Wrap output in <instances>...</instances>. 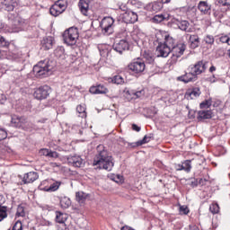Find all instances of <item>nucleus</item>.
<instances>
[{
    "label": "nucleus",
    "mask_w": 230,
    "mask_h": 230,
    "mask_svg": "<svg viewBox=\"0 0 230 230\" xmlns=\"http://www.w3.org/2000/svg\"><path fill=\"white\" fill-rule=\"evenodd\" d=\"M184 51H186V45L180 43L178 45H174L171 49V53H172V60H177V58H180V57H182L184 55Z\"/></svg>",
    "instance_id": "6e6552de"
},
{
    "label": "nucleus",
    "mask_w": 230,
    "mask_h": 230,
    "mask_svg": "<svg viewBox=\"0 0 230 230\" xmlns=\"http://www.w3.org/2000/svg\"><path fill=\"white\" fill-rule=\"evenodd\" d=\"M176 170H177L178 172H181V171L184 170L183 164H178V165L176 166Z\"/></svg>",
    "instance_id": "680f3d73"
},
{
    "label": "nucleus",
    "mask_w": 230,
    "mask_h": 230,
    "mask_svg": "<svg viewBox=\"0 0 230 230\" xmlns=\"http://www.w3.org/2000/svg\"><path fill=\"white\" fill-rule=\"evenodd\" d=\"M4 202V196L3 194H0V207L3 206Z\"/></svg>",
    "instance_id": "e2e57ef3"
},
{
    "label": "nucleus",
    "mask_w": 230,
    "mask_h": 230,
    "mask_svg": "<svg viewBox=\"0 0 230 230\" xmlns=\"http://www.w3.org/2000/svg\"><path fill=\"white\" fill-rule=\"evenodd\" d=\"M53 67L49 66V60L40 61L36 66H33V74L38 78L40 76H48L49 75V71H51Z\"/></svg>",
    "instance_id": "7ed1b4c3"
},
{
    "label": "nucleus",
    "mask_w": 230,
    "mask_h": 230,
    "mask_svg": "<svg viewBox=\"0 0 230 230\" xmlns=\"http://www.w3.org/2000/svg\"><path fill=\"white\" fill-rule=\"evenodd\" d=\"M164 44L172 49L175 46V40L170 35H165Z\"/></svg>",
    "instance_id": "2f4dec72"
},
{
    "label": "nucleus",
    "mask_w": 230,
    "mask_h": 230,
    "mask_svg": "<svg viewBox=\"0 0 230 230\" xmlns=\"http://www.w3.org/2000/svg\"><path fill=\"white\" fill-rule=\"evenodd\" d=\"M12 230H22V222L16 221L13 226Z\"/></svg>",
    "instance_id": "3c124183"
},
{
    "label": "nucleus",
    "mask_w": 230,
    "mask_h": 230,
    "mask_svg": "<svg viewBox=\"0 0 230 230\" xmlns=\"http://www.w3.org/2000/svg\"><path fill=\"white\" fill-rule=\"evenodd\" d=\"M189 37V42L190 44V48L192 49H197L199 46H200V38H199V35L197 34H189L187 35Z\"/></svg>",
    "instance_id": "a211bd4d"
},
{
    "label": "nucleus",
    "mask_w": 230,
    "mask_h": 230,
    "mask_svg": "<svg viewBox=\"0 0 230 230\" xmlns=\"http://www.w3.org/2000/svg\"><path fill=\"white\" fill-rule=\"evenodd\" d=\"M79 37L78 28L75 27H71L63 33V40L67 46H75L78 42Z\"/></svg>",
    "instance_id": "f03ea898"
},
{
    "label": "nucleus",
    "mask_w": 230,
    "mask_h": 230,
    "mask_svg": "<svg viewBox=\"0 0 230 230\" xmlns=\"http://www.w3.org/2000/svg\"><path fill=\"white\" fill-rule=\"evenodd\" d=\"M132 130H135V132H140L141 131V127H138L136 124H132Z\"/></svg>",
    "instance_id": "bf43d9fd"
},
{
    "label": "nucleus",
    "mask_w": 230,
    "mask_h": 230,
    "mask_svg": "<svg viewBox=\"0 0 230 230\" xmlns=\"http://www.w3.org/2000/svg\"><path fill=\"white\" fill-rule=\"evenodd\" d=\"M50 15H53V17H58V15L64 13V12L57 5V4H54L50 9H49Z\"/></svg>",
    "instance_id": "bb28decb"
},
{
    "label": "nucleus",
    "mask_w": 230,
    "mask_h": 230,
    "mask_svg": "<svg viewBox=\"0 0 230 230\" xmlns=\"http://www.w3.org/2000/svg\"><path fill=\"white\" fill-rule=\"evenodd\" d=\"M100 27L103 35H112L114 33V18L111 16L104 17L100 23Z\"/></svg>",
    "instance_id": "20e7f679"
},
{
    "label": "nucleus",
    "mask_w": 230,
    "mask_h": 230,
    "mask_svg": "<svg viewBox=\"0 0 230 230\" xmlns=\"http://www.w3.org/2000/svg\"><path fill=\"white\" fill-rule=\"evenodd\" d=\"M207 67L208 66H206V62L199 61L193 66H190V69L192 70V73L193 75H195V76H199V75H202V73H206Z\"/></svg>",
    "instance_id": "f8f14e48"
},
{
    "label": "nucleus",
    "mask_w": 230,
    "mask_h": 230,
    "mask_svg": "<svg viewBox=\"0 0 230 230\" xmlns=\"http://www.w3.org/2000/svg\"><path fill=\"white\" fill-rule=\"evenodd\" d=\"M62 186V181H55L52 184L49 185L48 192L52 193L53 191H58V188Z\"/></svg>",
    "instance_id": "7c9ffc66"
},
{
    "label": "nucleus",
    "mask_w": 230,
    "mask_h": 230,
    "mask_svg": "<svg viewBox=\"0 0 230 230\" xmlns=\"http://www.w3.org/2000/svg\"><path fill=\"white\" fill-rule=\"evenodd\" d=\"M55 4L63 12H66L67 9V0H58L55 2Z\"/></svg>",
    "instance_id": "e433bc0d"
},
{
    "label": "nucleus",
    "mask_w": 230,
    "mask_h": 230,
    "mask_svg": "<svg viewBox=\"0 0 230 230\" xmlns=\"http://www.w3.org/2000/svg\"><path fill=\"white\" fill-rule=\"evenodd\" d=\"M89 91L91 94H107V93H109V89H107L103 84L92 86Z\"/></svg>",
    "instance_id": "f3484780"
},
{
    "label": "nucleus",
    "mask_w": 230,
    "mask_h": 230,
    "mask_svg": "<svg viewBox=\"0 0 230 230\" xmlns=\"http://www.w3.org/2000/svg\"><path fill=\"white\" fill-rule=\"evenodd\" d=\"M154 139V134L149 133L146 135L142 140L137 142V146H141L142 145H146V143H150L151 140Z\"/></svg>",
    "instance_id": "c756f323"
},
{
    "label": "nucleus",
    "mask_w": 230,
    "mask_h": 230,
    "mask_svg": "<svg viewBox=\"0 0 230 230\" xmlns=\"http://www.w3.org/2000/svg\"><path fill=\"white\" fill-rule=\"evenodd\" d=\"M216 4H221V6H230V0H217Z\"/></svg>",
    "instance_id": "8fccbe9b"
},
{
    "label": "nucleus",
    "mask_w": 230,
    "mask_h": 230,
    "mask_svg": "<svg viewBox=\"0 0 230 230\" xmlns=\"http://www.w3.org/2000/svg\"><path fill=\"white\" fill-rule=\"evenodd\" d=\"M53 48V37L43 38L41 40V49L48 51Z\"/></svg>",
    "instance_id": "412c9836"
},
{
    "label": "nucleus",
    "mask_w": 230,
    "mask_h": 230,
    "mask_svg": "<svg viewBox=\"0 0 230 230\" xmlns=\"http://www.w3.org/2000/svg\"><path fill=\"white\" fill-rule=\"evenodd\" d=\"M131 94H134L137 98H141V96H145V90L133 92Z\"/></svg>",
    "instance_id": "5fc2aeb1"
},
{
    "label": "nucleus",
    "mask_w": 230,
    "mask_h": 230,
    "mask_svg": "<svg viewBox=\"0 0 230 230\" xmlns=\"http://www.w3.org/2000/svg\"><path fill=\"white\" fill-rule=\"evenodd\" d=\"M93 166H97L99 170H106L111 172L114 168V158L109 155L103 146H97V154L93 159Z\"/></svg>",
    "instance_id": "f257e3e1"
},
{
    "label": "nucleus",
    "mask_w": 230,
    "mask_h": 230,
    "mask_svg": "<svg viewBox=\"0 0 230 230\" xmlns=\"http://www.w3.org/2000/svg\"><path fill=\"white\" fill-rule=\"evenodd\" d=\"M211 118H213V111H198V121H202L203 119H211Z\"/></svg>",
    "instance_id": "5701e85b"
},
{
    "label": "nucleus",
    "mask_w": 230,
    "mask_h": 230,
    "mask_svg": "<svg viewBox=\"0 0 230 230\" xmlns=\"http://www.w3.org/2000/svg\"><path fill=\"white\" fill-rule=\"evenodd\" d=\"M189 72H186L183 75L178 76V82H183V84H190V82H197L199 76H196L193 74L191 68L188 69Z\"/></svg>",
    "instance_id": "0eeeda50"
},
{
    "label": "nucleus",
    "mask_w": 230,
    "mask_h": 230,
    "mask_svg": "<svg viewBox=\"0 0 230 230\" xmlns=\"http://www.w3.org/2000/svg\"><path fill=\"white\" fill-rule=\"evenodd\" d=\"M200 109H209L211 107V100H206L199 104Z\"/></svg>",
    "instance_id": "49530a36"
},
{
    "label": "nucleus",
    "mask_w": 230,
    "mask_h": 230,
    "mask_svg": "<svg viewBox=\"0 0 230 230\" xmlns=\"http://www.w3.org/2000/svg\"><path fill=\"white\" fill-rule=\"evenodd\" d=\"M49 149H40V155H44L45 157H49Z\"/></svg>",
    "instance_id": "4d7b16f0"
},
{
    "label": "nucleus",
    "mask_w": 230,
    "mask_h": 230,
    "mask_svg": "<svg viewBox=\"0 0 230 230\" xmlns=\"http://www.w3.org/2000/svg\"><path fill=\"white\" fill-rule=\"evenodd\" d=\"M157 57H162L163 58H166L170 53H172V49L168 47V45H164V43H159L156 48Z\"/></svg>",
    "instance_id": "9b49d317"
},
{
    "label": "nucleus",
    "mask_w": 230,
    "mask_h": 230,
    "mask_svg": "<svg viewBox=\"0 0 230 230\" xmlns=\"http://www.w3.org/2000/svg\"><path fill=\"white\" fill-rule=\"evenodd\" d=\"M101 57L103 58H109L111 57V53L112 52V47L109 45H104L99 49Z\"/></svg>",
    "instance_id": "b1692460"
},
{
    "label": "nucleus",
    "mask_w": 230,
    "mask_h": 230,
    "mask_svg": "<svg viewBox=\"0 0 230 230\" xmlns=\"http://www.w3.org/2000/svg\"><path fill=\"white\" fill-rule=\"evenodd\" d=\"M190 186L192 188H197L199 186V181L197 180H194L190 182Z\"/></svg>",
    "instance_id": "052dcab7"
},
{
    "label": "nucleus",
    "mask_w": 230,
    "mask_h": 230,
    "mask_svg": "<svg viewBox=\"0 0 230 230\" xmlns=\"http://www.w3.org/2000/svg\"><path fill=\"white\" fill-rule=\"evenodd\" d=\"M16 217H26V206L21 204L17 207Z\"/></svg>",
    "instance_id": "c9c22d12"
},
{
    "label": "nucleus",
    "mask_w": 230,
    "mask_h": 230,
    "mask_svg": "<svg viewBox=\"0 0 230 230\" xmlns=\"http://www.w3.org/2000/svg\"><path fill=\"white\" fill-rule=\"evenodd\" d=\"M209 211L212 212L213 215H217V213H219L220 211V207L217 203L212 204L209 207Z\"/></svg>",
    "instance_id": "c03bdc74"
},
{
    "label": "nucleus",
    "mask_w": 230,
    "mask_h": 230,
    "mask_svg": "<svg viewBox=\"0 0 230 230\" xmlns=\"http://www.w3.org/2000/svg\"><path fill=\"white\" fill-rule=\"evenodd\" d=\"M25 127L26 128H23L22 130H30V129L33 128V124L27 120L25 123Z\"/></svg>",
    "instance_id": "13d9d810"
},
{
    "label": "nucleus",
    "mask_w": 230,
    "mask_h": 230,
    "mask_svg": "<svg viewBox=\"0 0 230 230\" xmlns=\"http://www.w3.org/2000/svg\"><path fill=\"white\" fill-rule=\"evenodd\" d=\"M198 9L201 13L208 14L211 12V5L208 4V2L201 1L199 3Z\"/></svg>",
    "instance_id": "393cba45"
},
{
    "label": "nucleus",
    "mask_w": 230,
    "mask_h": 230,
    "mask_svg": "<svg viewBox=\"0 0 230 230\" xmlns=\"http://www.w3.org/2000/svg\"><path fill=\"white\" fill-rule=\"evenodd\" d=\"M122 21L126 24H134V22H137V13L127 11L122 14Z\"/></svg>",
    "instance_id": "9d476101"
},
{
    "label": "nucleus",
    "mask_w": 230,
    "mask_h": 230,
    "mask_svg": "<svg viewBox=\"0 0 230 230\" xmlns=\"http://www.w3.org/2000/svg\"><path fill=\"white\" fill-rule=\"evenodd\" d=\"M204 42L209 46H213L215 44V37L213 35H207L204 37Z\"/></svg>",
    "instance_id": "79ce46f5"
},
{
    "label": "nucleus",
    "mask_w": 230,
    "mask_h": 230,
    "mask_svg": "<svg viewBox=\"0 0 230 230\" xmlns=\"http://www.w3.org/2000/svg\"><path fill=\"white\" fill-rule=\"evenodd\" d=\"M220 42H222V44H227L228 46H230V38L227 35L225 36H221L219 38Z\"/></svg>",
    "instance_id": "09e8293b"
},
{
    "label": "nucleus",
    "mask_w": 230,
    "mask_h": 230,
    "mask_svg": "<svg viewBox=\"0 0 230 230\" xmlns=\"http://www.w3.org/2000/svg\"><path fill=\"white\" fill-rule=\"evenodd\" d=\"M202 94V92H200V88L194 87L192 89L187 90L185 93V98L186 100H196V98H199Z\"/></svg>",
    "instance_id": "2eb2a0df"
},
{
    "label": "nucleus",
    "mask_w": 230,
    "mask_h": 230,
    "mask_svg": "<svg viewBox=\"0 0 230 230\" xmlns=\"http://www.w3.org/2000/svg\"><path fill=\"white\" fill-rule=\"evenodd\" d=\"M6 46H8V42L4 40V37L0 36V48H4Z\"/></svg>",
    "instance_id": "6e6d98bb"
},
{
    "label": "nucleus",
    "mask_w": 230,
    "mask_h": 230,
    "mask_svg": "<svg viewBox=\"0 0 230 230\" xmlns=\"http://www.w3.org/2000/svg\"><path fill=\"white\" fill-rule=\"evenodd\" d=\"M68 164L75 168H82L84 166V159L80 155H69L67 157Z\"/></svg>",
    "instance_id": "4468645a"
},
{
    "label": "nucleus",
    "mask_w": 230,
    "mask_h": 230,
    "mask_svg": "<svg viewBox=\"0 0 230 230\" xmlns=\"http://www.w3.org/2000/svg\"><path fill=\"white\" fill-rule=\"evenodd\" d=\"M128 67L129 71H132L135 75H139L146 69V65L143 59H137L136 61L129 63Z\"/></svg>",
    "instance_id": "39448f33"
},
{
    "label": "nucleus",
    "mask_w": 230,
    "mask_h": 230,
    "mask_svg": "<svg viewBox=\"0 0 230 230\" xmlns=\"http://www.w3.org/2000/svg\"><path fill=\"white\" fill-rule=\"evenodd\" d=\"M112 49L121 55L123 51L128 49V41H127V40H116L113 44Z\"/></svg>",
    "instance_id": "1a4fd4ad"
},
{
    "label": "nucleus",
    "mask_w": 230,
    "mask_h": 230,
    "mask_svg": "<svg viewBox=\"0 0 230 230\" xmlns=\"http://www.w3.org/2000/svg\"><path fill=\"white\" fill-rule=\"evenodd\" d=\"M89 197V194L84 192V191H78L75 193V199L79 204H84L85 200H87Z\"/></svg>",
    "instance_id": "a878e982"
},
{
    "label": "nucleus",
    "mask_w": 230,
    "mask_h": 230,
    "mask_svg": "<svg viewBox=\"0 0 230 230\" xmlns=\"http://www.w3.org/2000/svg\"><path fill=\"white\" fill-rule=\"evenodd\" d=\"M144 58L147 62V64H154V56L152 53L145 52Z\"/></svg>",
    "instance_id": "37998d69"
},
{
    "label": "nucleus",
    "mask_w": 230,
    "mask_h": 230,
    "mask_svg": "<svg viewBox=\"0 0 230 230\" xmlns=\"http://www.w3.org/2000/svg\"><path fill=\"white\" fill-rule=\"evenodd\" d=\"M177 26L179 30H181V31H187L188 33H191L192 31L190 27V22L186 20L177 21Z\"/></svg>",
    "instance_id": "4be33fe9"
},
{
    "label": "nucleus",
    "mask_w": 230,
    "mask_h": 230,
    "mask_svg": "<svg viewBox=\"0 0 230 230\" xmlns=\"http://www.w3.org/2000/svg\"><path fill=\"white\" fill-rule=\"evenodd\" d=\"M179 211L181 215H188V213H190V208H188V206L183 205L180 206Z\"/></svg>",
    "instance_id": "de8ad7c7"
},
{
    "label": "nucleus",
    "mask_w": 230,
    "mask_h": 230,
    "mask_svg": "<svg viewBox=\"0 0 230 230\" xmlns=\"http://www.w3.org/2000/svg\"><path fill=\"white\" fill-rule=\"evenodd\" d=\"M49 157H50L51 159H58V157H60V155L56 151L50 150L49 153Z\"/></svg>",
    "instance_id": "864d4df0"
},
{
    "label": "nucleus",
    "mask_w": 230,
    "mask_h": 230,
    "mask_svg": "<svg viewBox=\"0 0 230 230\" xmlns=\"http://www.w3.org/2000/svg\"><path fill=\"white\" fill-rule=\"evenodd\" d=\"M190 230H199V226L195 225L190 226Z\"/></svg>",
    "instance_id": "0e129e2a"
},
{
    "label": "nucleus",
    "mask_w": 230,
    "mask_h": 230,
    "mask_svg": "<svg viewBox=\"0 0 230 230\" xmlns=\"http://www.w3.org/2000/svg\"><path fill=\"white\" fill-rule=\"evenodd\" d=\"M170 1H172V0H161L160 3H163V4H166L170 3Z\"/></svg>",
    "instance_id": "338daca9"
},
{
    "label": "nucleus",
    "mask_w": 230,
    "mask_h": 230,
    "mask_svg": "<svg viewBox=\"0 0 230 230\" xmlns=\"http://www.w3.org/2000/svg\"><path fill=\"white\" fill-rule=\"evenodd\" d=\"M89 4H91V0H79L78 8L83 15L87 17L89 13Z\"/></svg>",
    "instance_id": "dca6fc26"
},
{
    "label": "nucleus",
    "mask_w": 230,
    "mask_h": 230,
    "mask_svg": "<svg viewBox=\"0 0 230 230\" xmlns=\"http://www.w3.org/2000/svg\"><path fill=\"white\" fill-rule=\"evenodd\" d=\"M26 121H28L27 118L24 117H16L12 119V123L15 125L18 128H26Z\"/></svg>",
    "instance_id": "6ab92c4d"
},
{
    "label": "nucleus",
    "mask_w": 230,
    "mask_h": 230,
    "mask_svg": "<svg viewBox=\"0 0 230 230\" xmlns=\"http://www.w3.org/2000/svg\"><path fill=\"white\" fill-rule=\"evenodd\" d=\"M76 112L78 114L79 118H82L83 119L87 118V111H85V107L82 105H78L76 107Z\"/></svg>",
    "instance_id": "473e14b6"
},
{
    "label": "nucleus",
    "mask_w": 230,
    "mask_h": 230,
    "mask_svg": "<svg viewBox=\"0 0 230 230\" xmlns=\"http://www.w3.org/2000/svg\"><path fill=\"white\" fill-rule=\"evenodd\" d=\"M8 137V133L4 128H0V141L6 139Z\"/></svg>",
    "instance_id": "603ef678"
},
{
    "label": "nucleus",
    "mask_w": 230,
    "mask_h": 230,
    "mask_svg": "<svg viewBox=\"0 0 230 230\" xmlns=\"http://www.w3.org/2000/svg\"><path fill=\"white\" fill-rule=\"evenodd\" d=\"M112 83L116 84L117 85H123V84H125V79L121 75H115L112 78Z\"/></svg>",
    "instance_id": "ea45409f"
},
{
    "label": "nucleus",
    "mask_w": 230,
    "mask_h": 230,
    "mask_svg": "<svg viewBox=\"0 0 230 230\" xmlns=\"http://www.w3.org/2000/svg\"><path fill=\"white\" fill-rule=\"evenodd\" d=\"M214 71H217V67L215 66H210L209 72L213 73Z\"/></svg>",
    "instance_id": "69168bd1"
},
{
    "label": "nucleus",
    "mask_w": 230,
    "mask_h": 230,
    "mask_svg": "<svg viewBox=\"0 0 230 230\" xmlns=\"http://www.w3.org/2000/svg\"><path fill=\"white\" fill-rule=\"evenodd\" d=\"M64 53H65L64 47H58L54 50V55H55V57H57V58H64V57H65Z\"/></svg>",
    "instance_id": "4c0bfd02"
},
{
    "label": "nucleus",
    "mask_w": 230,
    "mask_h": 230,
    "mask_svg": "<svg viewBox=\"0 0 230 230\" xmlns=\"http://www.w3.org/2000/svg\"><path fill=\"white\" fill-rule=\"evenodd\" d=\"M37 179H39V173L35 172H30L23 175L21 184H31V182H35Z\"/></svg>",
    "instance_id": "ddd939ff"
},
{
    "label": "nucleus",
    "mask_w": 230,
    "mask_h": 230,
    "mask_svg": "<svg viewBox=\"0 0 230 230\" xmlns=\"http://www.w3.org/2000/svg\"><path fill=\"white\" fill-rule=\"evenodd\" d=\"M165 19L164 14H156L154 16L153 21L154 22H163Z\"/></svg>",
    "instance_id": "a18cd8bd"
},
{
    "label": "nucleus",
    "mask_w": 230,
    "mask_h": 230,
    "mask_svg": "<svg viewBox=\"0 0 230 230\" xmlns=\"http://www.w3.org/2000/svg\"><path fill=\"white\" fill-rule=\"evenodd\" d=\"M4 8L7 12H13V9L15 8V3L13 0H4Z\"/></svg>",
    "instance_id": "c85d7f7f"
},
{
    "label": "nucleus",
    "mask_w": 230,
    "mask_h": 230,
    "mask_svg": "<svg viewBox=\"0 0 230 230\" xmlns=\"http://www.w3.org/2000/svg\"><path fill=\"white\" fill-rule=\"evenodd\" d=\"M228 58H230V49L227 50Z\"/></svg>",
    "instance_id": "774afa93"
},
{
    "label": "nucleus",
    "mask_w": 230,
    "mask_h": 230,
    "mask_svg": "<svg viewBox=\"0 0 230 230\" xmlns=\"http://www.w3.org/2000/svg\"><path fill=\"white\" fill-rule=\"evenodd\" d=\"M8 217V207L2 206L0 207V222H3L4 218Z\"/></svg>",
    "instance_id": "f704fd0d"
},
{
    "label": "nucleus",
    "mask_w": 230,
    "mask_h": 230,
    "mask_svg": "<svg viewBox=\"0 0 230 230\" xmlns=\"http://www.w3.org/2000/svg\"><path fill=\"white\" fill-rule=\"evenodd\" d=\"M38 188L40 190V191H48V189L49 188V181H42Z\"/></svg>",
    "instance_id": "58836bf2"
},
{
    "label": "nucleus",
    "mask_w": 230,
    "mask_h": 230,
    "mask_svg": "<svg viewBox=\"0 0 230 230\" xmlns=\"http://www.w3.org/2000/svg\"><path fill=\"white\" fill-rule=\"evenodd\" d=\"M51 94V87L48 85L40 86L36 88L33 96L36 100H46Z\"/></svg>",
    "instance_id": "423d86ee"
},
{
    "label": "nucleus",
    "mask_w": 230,
    "mask_h": 230,
    "mask_svg": "<svg viewBox=\"0 0 230 230\" xmlns=\"http://www.w3.org/2000/svg\"><path fill=\"white\" fill-rule=\"evenodd\" d=\"M164 4L161 1L154 2L146 5V10L149 12H161Z\"/></svg>",
    "instance_id": "aec40b11"
},
{
    "label": "nucleus",
    "mask_w": 230,
    "mask_h": 230,
    "mask_svg": "<svg viewBox=\"0 0 230 230\" xmlns=\"http://www.w3.org/2000/svg\"><path fill=\"white\" fill-rule=\"evenodd\" d=\"M60 206L63 209H67L71 206V199L67 197H63L60 199Z\"/></svg>",
    "instance_id": "72a5a7b5"
},
{
    "label": "nucleus",
    "mask_w": 230,
    "mask_h": 230,
    "mask_svg": "<svg viewBox=\"0 0 230 230\" xmlns=\"http://www.w3.org/2000/svg\"><path fill=\"white\" fill-rule=\"evenodd\" d=\"M183 172L190 173L191 172V160H185L183 163Z\"/></svg>",
    "instance_id": "a19ab883"
},
{
    "label": "nucleus",
    "mask_w": 230,
    "mask_h": 230,
    "mask_svg": "<svg viewBox=\"0 0 230 230\" xmlns=\"http://www.w3.org/2000/svg\"><path fill=\"white\" fill-rule=\"evenodd\" d=\"M66 220H67V214H64L60 211L56 212V222H58V224H66Z\"/></svg>",
    "instance_id": "cd10ccee"
}]
</instances>
